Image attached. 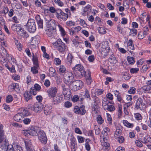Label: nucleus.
<instances>
[{
    "label": "nucleus",
    "instance_id": "obj_34",
    "mask_svg": "<svg viewBox=\"0 0 151 151\" xmlns=\"http://www.w3.org/2000/svg\"><path fill=\"white\" fill-rule=\"evenodd\" d=\"M76 22L77 24H80L83 27H85L87 25L85 21L83 19L80 18L78 19L76 21Z\"/></svg>",
    "mask_w": 151,
    "mask_h": 151
},
{
    "label": "nucleus",
    "instance_id": "obj_25",
    "mask_svg": "<svg viewBox=\"0 0 151 151\" xmlns=\"http://www.w3.org/2000/svg\"><path fill=\"white\" fill-rule=\"evenodd\" d=\"M17 33L18 35L25 38H27L28 36L26 31L24 30V28H22V27Z\"/></svg>",
    "mask_w": 151,
    "mask_h": 151
},
{
    "label": "nucleus",
    "instance_id": "obj_23",
    "mask_svg": "<svg viewBox=\"0 0 151 151\" xmlns=\"http://www.w3.org/2000/svg\"><path fill=\"white\" fill-rule=\"evenodd\" d=\"M37 23L38 24V29L43 28V20L40 18V16H38L36 17Z\"/></svg>",
    "mask_w": 151,
    "mask_h": 151
},
{
    "label": "nucleus",
    "instance_id": "obj_54",
    "mask_svg": "<svg viewBox=\"0 0 151 151\" xmlns=\"http://www.w3.org/2000/svg\"><path fill=\"white\" fill-rule=\"evenodd\" d=\"M139 70L138 68H132L130 69V71L131 73H137Z\"/></svg>",
    "mask_w": 151,
    "mask_h": 151
},
{
    "label": "nucleus",
    "instance_id": "obj_18",
    "mask_svg": "<svg viewBox=\"0 0 151 151\" xmlns=\"http://www.w3.org/2000/svg\"><path fill=\"white\" fill-rule=\"evenodd\" d=\"M19 87L18 83H12L8 86V91L10 92H12L14 91H17V90H18Z\"/></svg>",
    "mask_w": 151,
    "mask_h": 151
},
{
    "label": "nucleus",
    "instance_id": "obj_33",
    "mask_svg": "<svg viewBox=\"0 0 151 151\" xmlns=\"http://www.w3.org/2000/svg\"><path fill=\"white\" fill-rule=\"evenodd\" d=\"M59 12V14H58V17L62 19L64 21H66V18L65 17L66 16L65 15V14L61 10H60Z\"/></svg>",
    "mask_w": 151,
    "mask_h": 151
},
{
    "label": "nucleus",
    "instance_id": "obj_21",
    "mask_svg": "<svg viewBox=\"0 0 151 151\" xmlns=\"http://www.w3.org/2000/svg\"><path fill=\"white\" fill-rule=\"evenodd\" d=\"M22 116L23 117H26L29 116L30 115V113L29 112L28 109L25 107H22L20 109Z\"/></svg>",
    "mask_w": 151,
    "mask_h": 151
},
{
    "label": "nucleus",
    "instance_id": "obj_36",
    "mask_svg": "<svg viewBox=\"0 0 151 151\" xmlns=\"http://www.w3.org/2000/svg\"><path fill=\"white\" fill-rule=\"evenodd\" d=\"M39 40L38 37L35 36L32 38L31 43L33 45H36L39 43Z\"/></svg>",
    "mask_w": 151,
    "mask_h": 151
},
{
    "label": "nucleus",
    "instance_id": "obj_15",
    "mask_svg": "<svg viewBox=\"0 0 151 151\" xmlns=\"http://www.w3.org/2000/svg\"><path fill=\"white\" fill-rule=\"evenodd\" d=\"M41 89V86L37 83H35L33 87L30 89V91L33 95H36L38 91H39Z\"/></svg>",
    "mask_w": 151,
    "mask_h": 151
},
{
    "label": "nucleus",
    "instance_id": "obj_6",
    "mask_svg": "<svg viewBox=\"0 0 151 151\" xmlns=\"http://www.w3.org/2000/svg\"><path fill=\"white\" fill-rule=\"evenodd\" d=\"M109 100H107L106 98H103L102 101V107L105 110L113 111L115 110V108L113 105L109 104Z\"/></svg>",
    "mask_w": 151,
    "mask_h": 151
},
{
    "label": "nucleus",
    "instance_id": "obj_22",
    "mask_svg": "<svg viewBox=\"0 0 151 151\" xmlns=\"http://www.w3.org/2000/svg\"><path fill=\"white\" fill-rule=\"evenodd\" d=\"M32 94L31 92L26 91L24 94V97L27 101H28L29 100L32 99Z\"/></svg>",
    "mask_w": 151,
    "mask_h": 151
},
{
    "label": "nucleus",
    "instance_id": "obj_17",
    "mask_svg": "<svg viewBox=\"0 0 151 151\" xmlns=\"http://www.w3.org/2000/svg\"><path fill=\"white\" fill-rule=\"evenodd\" d=\"M116 130L115 132L114 137H118L121 136L122 133V126L120 124H118L116 126Z\"/></svg>",
    "mask_w": 151,
    "mask_h": 151
},
{
    "label": "nucleus",
    "instance_id": "obj_58",
    "mask_svg": "<svg viewBox=\"0 0 151 151\" xmlns=\"http://www.w3.org/2000/svg\"><path fill=\"white\" fill-rule=\"evenodd\" d=\"M78 142L79 143H82L84 142L85 138L80 136H78L77 137Z\"/></svg>",
    "mask_w": 151,
    "mask_h": 151
},
{
    "label": "nucleus",
    "instance_id": "obj_39",
    "mask_svg": "<svg viewBox=\"0 0 151 151\" xmlns=\"http://www.w3.org/2000/svg\"><path fill=\"white\" fill-rule=\"evenodd\" d=\"M127 46L130 49L134 50V45L133 43V41L132 40L130 39L129 40Z\"/></svg>",
    "mask_w": 151,
    "mask_h": 151
},
{
    "label": "nucleus",
    "instance_id": "obj_12",
    "mask_svg": "<svg viewBox=\"0 0 151 151\" xmlns=\"http://www.w3.org/2000/svg\"><path fill=\"white\" fill-rule=\"evenodd\" d=\"M58 91L57 88L53 87L49 88L47 91L48 97L50 98H53L55 97Z\"/></svg>",
    "mask_w": 151,
    "mask_h": 151
},
{
    "label": "nucleus",
    "instance_id": "obj_61",
    "mask_svg": "<svg viewBox=\"0 0 151 151\" xmlns=\"http://www.w3.org/2000/svg\"><path fill=\"white\" fill-rule=\"evenodd\" d=\"M55 64L56 65H58L61 63V61L59 58H55L54 60Z\"/></svg>",
    "mask_w": 151,
    "mask_h": 151
},
{
    "label": "nucleus",
    "instance_id": "obj_24",
    "mask_svg": "<svg viewBox=\"0 0 151 151\" xmlns=\"http://www.w3.org/2000/svg\"><path fill=\"white\" fill-rule=\"evenodd\" d=\"M91 9V6L90 5H88L84 8L83 9L84 12L82 13V15L85 16L88 15L89 13L90 12Z\"/></svg>",
    "mask_w": 151,
    "mask_h": 151
},
{
    "label": "nucleus",
    "instance_id": "obj_62",
    "mask_svg": "<svg viewBox=\"0 0 151 151\" xmlns=\"http://www.w3.org/2000/svg\"><path fill=\"white\" fill-rule=\"evenodd\" d=\"M123 6L124 7L127 9L129 8V5L127 0L123 1Z\"/></svg>",
    "mask_w": 151,
    "mask_h": 151
},
{
    "label": "nucleus",
    "instance_id": "obj_55",
    "mask_svg": "<svg viewBox=\"0 0 151 151\" xmlns=\"http://www.w3.org/2000/svg\"><path fill=\"white\" fill-rule=\"evenodd\" d=\"M115 138H117L118 141L119 143H123L124 141V137L121 136H119L118 137H115Z\"/></svg>",
    "mask_w": 151,
    "mask_h": 151
},
{
    "label": "nucleus",
    "instance_id": "obj_57",
    "mask_svg": "<svg viewBox=\"0 0 151 151\" xmlns=\"http://www.w3.org/2000/svg\"><path fill=\"white\" fill-rule=\"evenodd\" d=\"M136 92V88L133 87H132L130 88L129 90L128 91V93L130 94H134Z\"/></svg>",
    "mask_w": 151,
    "mask_h": 151
},
{
    "label": "nucleus",
    "instance_id": "obj_63",
    "mask_svg": "<svg viewBox=\"0 0 151 151\" xmlns=\"http://www.w3.org/2000/svg\"><path fill=\"white\" fill-rule=\"evenodd\" d=\"M137 33V29H132L130 30V35L132 34L133 36H134L136 35Z\"/></svg>",
    "mask_w": 151,
    "mask_h": 151
},
{
    "label": "nucleus",
    "instance_id": "obj_44",
    "mask_svg": "<svg viewBox=\"0 0 151 151\" xmlns=\"http://www.w3.org/2000/svg\"><path fill=\"white\" fill-rule=\"evenodd\" d=\"M106 118L108 123L110 124L111 125L112 121V118L111 115L109 113H107L106 114Z\"/></svg>",
    "mask_w": 151,
    "mask_h": 151
},
{
    "label": "nucleus",
    "instance_id": "obj_64",
    "mask_svg": "<svg viewBox=\"0 0 151 151\" xmlns=\"http://www.w3.org/2000/svg\"><path fill=\"white\" fill-rule=\"evenodd\" d=\"M15 151H23L22 147L18 145H16L14 146Z\"/></svg>",
    "mask_w": 151,
    "mask_h": 151
},
{
    "label": "nucleus",
    "instance_id": "obj_56",
    "mask_svg": "<svg viewBox=\"0 0 151 151\" xmlns=\"http://www.w3.org/2000/svg\"><path fill=\"white\" fill-rule=\"evenodd\" d=\"M104 98H106L107 100H109L108 99L112 100L113 99V96L112 94L109 93L106 94V97H105Z\"/></svg>",
    "mask_w": 151,
    "mask_h": 151
},
{
    "label": "nucleus",
    "instance_id": "obj_51",
    "mask_svg": "<svg viewBox=\"0 0 151 151\" xmlns=\"http://www.w3.org/2000/svg\"><path fill=\"white\" fill-rule=\"evenodd\" d=\"M98 30L99 33L101 34H104L106 32L105 29L103 27H99L98 28Z\"/></svg>",
    "mask_w": 151,
    "mask_h": 151
},
{
    "label": "nucleus",
    "instance_id": "obj_27",
    "mask_svg": "<svg viewBox=\"0 0 151 151\" xmlns=\"http://www.w3.org/2000/svg\"><path fill=\"white\" fill-rule=\"evenodd\" d=\"M21 27L20 24H13L11 27L12 30L14 32H16L17 33L18 31H19L20 29H21Z\"/></svg>",
    "mask_w": 151,
    "mask_h": 151
},
{
    "label": "nucleus",
    "instance_id": "obj_30",
    "mask_svg": "<svg viewBox=\"0 0 151 151\" xmlns=\"http://www.w3.org/2000/svg\"><path fill=\"white\" fill-rule=\"evenodd\" d=\"M14 41L17 48L19 51H21L22 50V45L16 38L14 39Z\"/></svg>",
    "mask_w": 151,
    "mask_h": 151
},
{
    "label": "nucleus",
    "instance_id": "obj_14",
    "mask_svg": "<svg viewBox=\"0 0 151 151\" xmlns=\"http://www.w3.org/2000/svg\"><path fill=\"white\" fill-rule=\"evenodd\" d=\"M145 105V104L143 102V99L139 98L136 101L135 107L137 109L144 110L143 107Z\"/></svg>",
    "mask_w": 151,
    "mask_h": 151
},
{
    "label": "nucleus",
    "instance_id": "obj_32",
    "mask_svg": "<svg viewBox=\"0 0 151 151\" xmlns=\"http://www.w3.org/2000/svg\"><path fill=\"white\" fill-rule=\"evenodd\" d=\"M98 106L97 103L95 102L93 106L92 107V114H96L98 112Z\"/></svg>",
    "mask_w": 151,
    "mask_h": 151
},
{
    "label": "nucleus",
    "instance_id": "obj_42",
    "mask_svg": "<svg viewBox=\"0 0 151 151\" xmlns=\"http://www.w3.org/2000/svg\"><path fill=\"white\" fill-rule=\"evenodd\" d=\"M46 33L47 35L49 37H51L53 34V32L54 29H51L50 28H46Z\"/></svg>",
    "mask_w": 151,
    "mask_h": 151
},
{
    "label": "nucleus",
    "instance_id": "obj_43",
    "mask_svg": "<svg viewBox=\"0 0 151 151\" xmlns=\"http://www.w3.org/2000/svg\"><path fill=\"white\" fill-rule=\"evenodd\" d=\"M127 59L128 63L130 64H133L135 62V60L133 57L127 56Z\"/></svg>",
    "mask_w": 151,
    "mask_h": 151
},
{
    "label": "nucleus",
    "instance_id": "obj_52",
    "mask_svg": "<svg viewBox=\"0 0 151 151\" xmlns=\"http://www.w3.org/2000/svg\"><path fill=\"white\" fill-rule=\"evenodd\" d=\"M134 116L135 118L138 120H141L142 119L141 114L138 113L135 114H134Z\"/></svg>",
    "mask_w": 151,
    "mask_h": 151
},
{
    "label": "nucleus",
    "instance_id": "obj_50",
    "mask_svg": "<svg viewBox=\"0 0 151 151\" xmlns=\"http://www.w3.org/2000/svg\"><path fill=\"white\" fill-rule=\"evenodd\" d=\"M22 133L24 136L27 137L30 136L28 128L26 129H24L22 130Z\"/></svg>",
    "mask_w": 151,
    "mask_h": 151
},
{
    "label": "nucleus",
    "instance_id": "obj_5",
    "mask_svg": "<svg viewBox=\"0 0 151 151\" xmlns=\"http://www.w3.org/2000/svg\"><path fill=\"white\" fill-rule=\"evenodd\" d=\"M32 60L34 66L31 68V71L33 74H36L38 72V68L39 67V64L37 55H35L33 53H32Z\"/></svg>",
    "mask_w": 151,
    "mask_h": 151
},
{
    "label": "nucleus",
    "instance_id": "obj_7",
    "mask_svg": "<svg viewBox=\"0 0 151 151\" xmlns=\"http://www.w3.org/2000/svg\"><path fill=\"white\" fill-rule=\"evenodd\" d=\"M39 140L41 143L44 145H45L47 143V138L46 134L44 131L41 130L40 129L37 131V134Z\"/></svg>",
    "mask_w": 151,
    "mask_h": 151
},
{
    "label": "nucleus",
    "instance_id": "obj_40",
    "mask_svg": "<svg viewBox=\"0 0 151 151\" xmlns=\"http://www.w3.org/2000/svg\"><path fill=\"white\" fill-rule=\"evenodd\" d=\"M141 89L144 92L146 93L150 91L151 89V87L147 85L143 86Z\"/></svg>",
    "mask_w": 151,
    "mask_h": 151
},
{
    "label": "nucleus",
    "instance_id": "obj_20",
    "mask_svg": "<svg viewBox=\"0 0 151 151\" xmlns=\"http://www.w3.org/2000/svg\"><path fill=\"white\" fill-rule=\"evenodd\" d=\"M52 111V107L49 104H47L44 108V114L46 115H49L51 114Z\"/></svg>",
    "mask_w": 151,
    "mask_h": 151
},
{
    "label": "nucleus",
    "instance_id": "obj_29",
    "mask_svg": "<svg viewBox=\"0 0 151 151\" xmlns=\"http://www.w3.org/2000/svg\"><path fill=\"white\" fill-rule=\"evenodd\" d=\"M53 98V103L54 104L59 103L63 99V97L59 96H56Z\"/></svg>",
    "mask_w": 151,
    "mask_h": 151
},
{
    "label": "nucleus",
    "instance_id": "obj_48",
    "mask_svg": "<svg viewBox=\"0 0 151 151\" xmlns=\"http://www.w3.org/2000/svg\"><path fill=\"white\" fill-rule=\"evenodd\" d=\"M13 100L12 96L10 95H8L6 98V103H9L12 102Z\"/></svg>",
    "mask_w": 151,
    "mask_h": 151
},
{
    "label": "nucleus",
    "instance_id": "obj_35",
    "mask_svg": "<svg viewBox=\"0 0 151 151\" xmlns=\"http://www.w3.org/2000/svg\"><path fill=\"white\" fill-rule=\"evenodd\" d=\"M5 67L6 68L8 69V70L11 72V73H15L16 72V70L15 68V66L14 65H12V67L11 68L9 67V66L7 63H6L5 64Z\"/></svg>",
    "mask_w": 151,
    "mask_h": 151
},
{
    "label": "nucleus",
    "instance_id": "obj_49",
    "mask_svg": "<svg viewBox=\"0 0 151 151\" xmlns=\"http://www.w3.org/2000/svg\"><path fill=\"white\" fill-rule=\"evenodd\" d=\"M72 58L73 57L71 54H68L67 58V59L68 61V63H67V64H68L69 65H70L71 64Z\"/></svg>",
    "mask_w": 151,
    "mask_h": 151
},
{
    "label": "nucleus",
    "instance_id": "obj_1",
    "mask_svg": "<svg viewBox=\"0 0 151 151\" xmlns=\"http://www.w3.org/2000/svg\"><path fill=\"white\" fill-rule=\"evenodd\" d=\"M68 79L67 80L70 88L74 91H76L82 88L83 86V82L79 80H77L73 82L74 76L73 73L70 72L67 73Z\"/></svg>",
    "mask_w": 151,
    "mask_h": 151
},
{
    "label": "nucleus",
    "instance_id": "obj_41",
    "mask_svg": "<svg viewBox=\"0 0 151 151\" xmlns=\"http://www.w3.org/2000/svg\"><path fill=\"white\" fill-rule=\"evenodd\" d=\"M58 71L60 73H63L65 72L66 71V68L65 66L63 65H60L59 66Z\"/></svg>",
    "mask_w": 151,
    "mask_h": 151
},
{
    "label": "nucleus",
    "instance_id": "obj_9",
    "mask_svg": "<svg viewBox=\"0 0 151 151\" xmlns=\"http://www.w3.org/2000/svg\"><path fill=\"white\" fill-rule=\"evenodd\" d=\"M26 27L29 32L34 33L36 31V27L35 20L33 19H29L26 25Z\"/></svg>",
    "mask_w": 151,
    "mask_h": 151
},
{
    "label": "nucleus",
    "instance_id": "obj_19",
    "mask_svg": "<svg viewBox=\"0 0 151 151\" xmlns=\"http://www.w3.org/2000/svg\"><path fill=\"white\" fill-rule=\"evenodd\" d=\"M56 22L54 19H51L46 22V28H50L51 29H54V27L55 25Z\"/></svg>",
    "mask_w": 151,
    "mask_h": 151
},
{
    "label": "nucleus",
    "instance_id": "obj_53",
    "mask_svg": "<svg viewBox=\"0 0 151 151\" xmlns=\"http://www.w3.org/2000/svg\"><path fill=\"white\" fill-rule=\"evenodd\" d=\"M85 107L82 105L80 107V114L81 115H83L86 113V111L84 109Z\"/></svg>",
    "mask_w": 151,
    "mask_h": 151
},
{
    "label": "nucleus",
    "instance_id": "obj_59",
    "mask_svg": "<svg viewBox=\"0 0 151 151\" xmlns=\"http://www.w3.org/2000/svg\"><path fill=\"white\" fill-rule=\"evenodd\" d=\"M6 147V151H14V149L12 145H9Z\"/></svg>",
    "mask_w": 151,
    "mask_h": 151
},
{
    "label": "nucleus",
    "instance_id": "obj_37",
    "mask_svg": "<svg viewBox=\"0 0 151 151\" xmlns=\"http://www.w3.org/2000/svg\"><path fill=\"white\" fill-rule=\"evenodd\" d=\"M86 78L87 82L88 84H91V73L89 71H88V73L86 76Z\"/></svg>",
    "mask_w": 151,
    "mask_h": 151
},
{
    "label": "nucleus",
    "instance_id": "obj_45",
    "mask_svg": "<svg viewBox=\"0 0 151 151\" xmlns=\"http://www.w3.org/2000/svg\"><path fill=\"white\" fill-rule=\"evenodd\" d=\"M96 120L98 123L100 124H101L104 122V119L102 118L101 116L100 115H99L96 118Z\"/></svg>",
    "mask_w": 151,
    "mask_h": 151
},
{
    "label": "nucleus",
    "instance_id": "obj_60",
    "mask_svg": "<svg viewBox=\"0 0 151 151\" xmlns=\"http://www.w3.org/2000/svg\"><path fill=\"white\" fill-rule=\"evenodd\" d=\"M103 90L102 89H96L95 90V94L97 95H99L101 94L103 92Z\"/></svg>",
    "mask_w": 151,
    "mask_h": 151
},
{
    "label": "nucleus",
    "instance_id": "obj_47",
    "mask_svg": "<svg viewBox=\"0 0 151 151\" xmlns=\"http://www.w3.org/2000/svg\"><path fill=\"white\" fill-rule=\"evenodd\" d=\"M122 106L120 105L119 106L118 110V116L119 118H120L122 116Z\"/></svg>",
    "mask_w": 151,
    "mask_h": 151
},
{
    "label": "nucleus",
    "instance_id": "obj_26",
    "mask_svg": "<svg viewBox=\"0 0 151 151\" xmlns=\"http://www.w3.org/2000/svg\"><path fill=\"white\" fill-rule=\"evenodd\" d=\"M101 144L102 146V148L104 150H106L108 149L109 146V144L106 142L107 139L104 137L103 138V140H101Z\"/></svg>",
    "mask_w": 151,
    "mask_h": 151
},
{
    "label": "nucleus",
    "instance_id": "obj_13",
    "mask_svg": "<svg viewBox=\"0 0 151 151\" xmlns=\"http://www.w3.org/2000/svg\"><path fill=\"white\" fill-rule=\"evenodd\" d=\"M68 136L70 137V140L71 141L70 147L72 151H76V138L73 136V134L72 132H70L68 134Z\"/></svg>",
    "mask_w": 151,
    "mask_h": 151
},
{
    "label": "nucleus",
    "instance_id": "obj_4",
    "mask_svg": "<svg viewBox=\"0 0 151 151\" xmlns=\"http://www.w3.org/2000/svg\"><path fill=\"white\" fill-rule=\"evenodd\" d=\"M110 50L109 45L107 42H103L101 47L99 49V51L102 57L105 58L108 55V53Z\"/></svg>",
    "mask_w": 151,
    "mask_h": 151
},
{
    "label": "nucleus",
    "instance_id": "obj_2",
    "mask_svg": "<svg viewBox=\"0 0 151 151\" xmlns=\"http://www.w3.org/2000/svg\"><path fill=\"white\" fill-rule=\"evenodd\" d=\"M3 125L0 123V146L3 148H6L7 145V140L4 134Z\"/></svg>",
    "mask_w": 151,
    "mask_h": 151
},
{
    "label": "nucleus",
    "instance_id": "obj_3",
    "mask_svg": "<svg viewBox=\"0 0 151 151\" xmlns=\"http://www.w3.org/2000/svg\"><path fill=\"white\" fill-rule=\"evenodd\" d=\"M43 107L44 105L39 102H36L33 105L29 104L27 106L28 109L37 113H40L42 111Z\"/></svg>",
    "mask_w": 151,
    "mask_h": 151
},
{
    "label": "nucleus",
    "instance_id": "obj_31",
    "mask_svg": "<svg viewBox=\"0 0 151 151\" xmlns=\"http://www.w3.org/2000/svg\"><path fill=\"white\" fill-rule=\"evenodd\" d=\"M6 59L8 61L11 60L13 64H16L17 63V61L14 57L11 55L7 54L6 55Z\"/></svg>",
    "mask_w": 151,
    "mask_h": 151
},
{
    "label": "nucleus",
    "instance_id": "obj_11",
    "mask_svg": "<svg viewBox=\"0 0 151 151\" xmlns=\"http://www.w3.org/2000/svg\"><path fill=\"white\" fill-rule=\"evenodd\" d=\"M9 54L7 53V52L4 47L0 46V61L3 64L6 62L7 60L6 55Z\"/></svg>",
    "mask_w": 151,
    "mask_h": 151
},
{
    "label": "nucleus",
    "instance_id": "obj_46",
    "mask_svg": "<svg viewBox=\"0 0 151 151\" xmlns=\"http://www.w3.org/2000/svg\"><path fill=\"white\" fill-rule=\"evenodd\" d=\"M59 30L60 31L63 37L65 35V31L63 28L60 24L58 25Z\"/></svg>",
    "mask_w": 151,
    "mask_h": 151
},
{
    "label": "nucleus",
    "instance_id": "obj_10",
    "mask_svg": "<svg viewBox=\"0 0 151 151\" xmlns=\"http://www.w3.org/2000/svg\"><path fill=\"white\" fill-rule=\"evenodd\" d=\"M73 70L75 74H80L82 76L86 75V72L83 67L81 64L76 65L73 68Z\"/></svg>",
    "mask_w": 151,
    "mask_h": 151
},
{
    "label": "nucleus",
    "instance_id": "obj_16",
    "mask_svg": "<svg viewBox=\"0 0 151 151\" xmlns=\"http://www.w3.org/2000/svg\"><path fill=\"white\" fill-rule=\"evenodd\" d=\"M37 128L38 129H40L39 127H37L35 126H31L28 127L30 136H36L37 134Z\"/></svg>",
    "mask_w": 151,
    "mask_h": 151
},
{
    "label": "nucleus",
    "instance_id": "obj_8",
    "mask_svg": "<svg viewBox=\"0 0 151 151\" xmlns=\"http://www.w3.org/2000/svg\"><path fill=\"white\" fill-rule=\"evenodd\" d=\"M52 45L56 49L60 52L63 51L65 49V45L61 40L59 39L56 41L52 43Z\"/></svg>",
    "mask_w": 151,
    "mask_h": 151
},
{
    "label": "nucleus",
    "instance_id": "obj_28",
    "mask_svg": "<svg viewBox=\"0 0 151 151\" xmlns=\"http://www.w3.org/2000/svg\"><path fill=\"white\" fill-rule=\"evenodd\" d=\"M23 118V116H22L21 113L20 112L15 115L13 117V119L14 121L18 122L21 121H22Z\"/></svg>",
    "mask_w": 151,
    "mask_h": 151
},
{
    "label": "nucleus",
    "instance_id": "obj_38",
    "mask_svg": "<svg viewBox=\"0 0 151 151\" xmlns=\"http://www.w3.org/2000/svg\"><path fill=\"white\" fill-rule=\"evenodd\" d=\"M123 123L124 126L127 127L132 128L134 126V124H133L129 123L127 120H123Z\"/></svg>",
    "mask_w": 151,
    "mask_h": 151
}]
</instances>
